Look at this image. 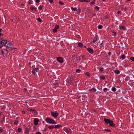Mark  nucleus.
Returning <instances> with one entry per match:
<instances>
[{
  "label": "nucleus",
  "mask_w": 134,
  "mask_h": 134,
  "mask_svg": "<svg viewBox=\"0 0 134 134\" xmlns=\"http://www.w3.org/2000/svg\"><path fill=\"white\" fill-rule=\"evenodd\" d=\"M105 122L107 124H109L110 126L112 127H114L115 125L114 124L113 121L111 120L110 119H106L105 118L104 119Z\"/></svg>",
  "instance_id": "nucleus-1"
},
{
  "label": "nucleus",
  "mask_w": 134,
  "mask_h": 134,
  "mask_svg": "<svg viewBox=\"0 0 134 134\" xmlns=\"http://www.w3.org/2000/svg\"><path fill=\"white\" fill-rule=\"evenodd\" d=\"M7 41V40L3 39V38H0V48H1L3 46H5Z\"/></svg>",
  "instance_id": "nucleus-2"
},
{
  "label": "nucleus",
  "mask_w": 134,
  "mask_h": 134,
  "mask_svg": "<svg viewBox=\"0 0 134 134\" xmlns=\"http://www.w3.org/2000/svg\"><path fill=\"white\" fill-rule=\"evenodd\" d=\"M45 120L48 123L54 124H56V122L54 120L49 118H46L45 119Z\"/></svg>",
  "instance_id": "nucleus-3"
},
{
  "label": "nucleus",
  "mask_w": 134,
  "mask_h": 134,
  "mask_svg": "<svg viewBox=\"0 0 134 134\" xmlns=\"http://www.w3.org/2000/svg\"><path fill=\"white\" fill-rule=\"evenodd\" d=\"M51 114L54 118L57 117L59 115V113L57 111H55V112L51 111Z\"/></svg>",
  "instance_id": "nucleus-4"
},
{
  "label": "nucleus",
  "mask_w": 134,
  "mask_h": 134,
  "mask_svg": "<svg viewBox=\"0 0 134 134\" xmlns=\"http://www.w3.org/2000/svg\"><path fill=\"white\" fill-rule=\"evenodd\" d=\"M5 46L7 48H11L12 46V44L9 41L7 42Z\"/></svg>",
  "instance_id": "nucleus-5"
},
{
  "label": "nucleus",
  "mask_w": 134,
  "mask_h": 134,
  "mask_svg": "<svg viewBox=\"0 0 134 134\" xmlns=\"http://www.w3.org/2000/svg\"><path fill=\"white\" fill-rule=\"evenodd\" d=\"M57 59L58 61L60 63H62L63 62V59L60 57H58L57 58Z\"/></svg>",
  "instance_id": "nucleus-6"
},
{
  "label": "nucleus",
  "mask_w": 134,
  "mask_h": 134,
  "mask_svg": "<svg viewBox=\"0 0 134 134\" xmlns=\"http://www.w3.org/2000/svg\"><path fill=\"white\" fill-rule=\"evenodd\" d=\"M34 124L35 125H37L38 124L39 120L37 118H35L34 120Z\"/></svg>",
  "instance_id": "nucleus-7"
},
{
  "label": "nucleus",
  "mask_w": 134,
  "mask_h": 134,
  "mask_svg": "<svg viewBox=\"0 0 134 134\" xmlns=\"http://www.w3.org/2000/svg\"><path fill=\"white\" fill-rule=\"evenodd\" d=\"M59 27V25H56L55 27V28L53 29V31L54 32H56L57 31V30L58 29Z\"/></svg>",
  "instance_id": "nucleus-8"
},
{
  "label": "nucleus",
  "mask_w": 134,
  "mask_h": 134,
  "mask_svg": "<svg viewBox=\"0 0 134 134\" xmlns=\"http://www.w3.org/2000/svg\"><path fill=\"white\" fill-rule=\"evenodd\" d=\"M98 37L97 36H95L93 39V41L92 42V43H93L96 42L97 40Z\"/></svg>",
  "instance_id": "nucleus-9"
},
{
  "label": "nucleus",
  "mask_w": 134,
  "mask_h": 134,
  "mask_svg": "<svg viewBox=\"0 0 134 134\" xmlns=\"http://www.w3.org/2000/svg\"><path fill=\"white\" fill-rule=\"evenodd\" d=\"M78 58L76 57V56L75 55H72V59L74 61H75L77 60V58Z\"/></svg>",
  "instance_id": "nucleus-10"
},
{
  "label": "nucleus",
  "mask_w": 134,
  "mask_h": 134,
  "mask_svg": "<svg viewBox=\"0 0 134 134\" xmlns=\"http://www.w3.org/2000/svg\"><path fill=\"white\" fill-rule=\"evenodd\" d=\"M8 51L7 50H4L2 51V53L3 54L6 55L7 54Z\"/></svg>",
  "instance_id": "nucleus-11"
},
{
  "label": "nucleus",
  "mask_w": 134,
  "mask_h": 134,
  "mask_svg": "<svg viewBox=\"0 0 134 134\" xmlns=\"http://www.w3.org/2000/svg\"><path fill=\"white\" fill-rule=\"evenodd\" d=\"M74 78L73 77H71L70 78V79L69 80V81L71 83V84H72L74 83Z\"/></svg>",
  "instance_id": "nucleus-12"
},
{
  "label": "nucleus",
  "mask_w": 134,
  "mask_h": 134,
  "mask_svg": "<svg viewBox=\"0 0 134 134\" xmlns=\"http://www.w3.org/2000/svg\"><path fill=\"white\" fill-rule=\"evenodd\" d=\"M87 50L91 53H92L93 52V49L91 48H87Z\"/></svg>",
  "instance_id": "nucleus-13"
},
{
  "label": "nucleus",
  "mask_w": 134,
  "mask_h": 134,
  "mask_svg": "<svg viewBox=\"0 0 134 134\" xmlns=\"http://www.w3.org/2000/svg\"><path fill=\"white\" fill-rule=\"evenodd\" d=\"M65 130L67 133H69L70 132H71V130L69 128H66Z\"/></svg>",
  "instance_id": "nucleus-14"
},
{
  "label": "nucleus",
  "mask_w": 134,
  "mask_h": 134,
  "mask_svg": "<svg viewBox=\"0 0 134 134\" xmlns=\"http://www.w3.org/2000/svg\"><path fill=\"white\" fill-rule=\"evenodd\" d=\"M32 111L34 113V114H36L37 113V111L34 109H29L28 111Z\"/></svg>",
  "instance_id": "nucleus-15"
},
{
  "label": "nucleus",
  "mask_w": 134,
  "mask_h": 134,
  "mask_svg": "<svg viewBox=\"0 0 134 134\" xmlns=\"http://www.w3.org/2000/svg\"><path fill=\"white\" fill-rule=\"evenodd\" d=\"M30 8L31 10H32L33 11H37L36 8L32 6Z\"/></svg>",
  "instance_id": "nucleus-16"
},
{
  "label": "nucleus",
  "mask_w": 134,
  "mask_h": 134,
  "mask_svg": "<svg viewBox=\"0 0 134 134\" xmlns=\"http://www.w3.org/2000/svg\"><path fill=\"white\" fill-rule=\"evenodd\" d=\"M62 127V125H57L55 126V128H59Z\"/></svg>",
  "instance_id": "nucleus-17"
},
{
  "label": "nucleus",
  "mask_w": 134,
  "mask_h": 134,
  "mask_svg": "<svg viewBox=\"0 0 134 134\" xmlns=\"http://www.w3.org/2000/svg\"><path fill=\"white\" fill-rule=\"evenodd\" d=\"M89 91H90L91 92H95L96 91V90L95 88H92L91 89L89 90Z\"/></svg>",
  "instance_id": "nucleus-18"
},
{
  "label": "nucleus",
  "mask_w": 134,
  "mask_h": 134,
  "mask_svg": "<svg viewBox=\"0 0 134 134\" xmlns=\"http://www.w3.org/2000/svg\"><path fill=\"white\" fill-rule=\"evenodd\" d=\"M48 127L50 129H52L55 128V126L54 125L49 126Z\"/></svg>",
  "instance_id": "nucleus-19"
},
{
  "label": "nucleus",
  "mask_w": 134,
  "mask_h": 134,
  "mask_svg": "<svg viewBox=\"0 0 134 134\" xmlns=\"http://www.w3.org/2000/svg\"><path fill=\"white\" fill-rule=\"evenodd\" d=\"M120 29H122L123 30H124L125 29V26H120Z\"/></svg>",
  "instance_id": "nucleus-20"
},
{
  "label": "nucleus",
  "mask_w": 134,
  "mask_h": 134,
  "mask_svg": "<svg viewBox=\"0 0 134 134\" xmlns=\"http://www.w3.org/2000/svg\"><path fill=\"white\" fill-rule=\"evenodd\" d=\"M114 72L115 73L117 74H118L120 73L119 71L118 70H115Z\"/></svg>",
  "instance_id": "nucleus-21"
},
{
  "label": "nucleus",
  "mask_w": 134,
  "mask_h": 134,
  "mask_svg": "<svg viewBox=\"0 0 134 134\" xmlns=\"http://www.w3.org/2000/svg\"><path fill=\"white\" fill-rule=\"evenodd\" d=\"M78 45L80 47H82L83 46V44L81 43H79Z\"/></svg>",
  "instance_id": "nucleus-22"
},
{
  "label": "nucleus",
  "mask_w": 134,
  "mask_h": 134,
  "mask_svg": "<svg viewBox=\"0 0 134 134\" xmlns=\"http://www.w3.org/2000/svg\"><path fill=\"white\" fill-rule=\"evenodd\" d=\"M71 9H72L73 10H74V11H76L77 10V8H74L72 7H71Z\"/></svg>",
  "instance_id": "nucleus-23"
},
{
  "label": "nucleus",
  "mask_w": 134,
  "mask_h": 134,
  "mask_svg": "<svg viewBox=\"0 0 134 134\" xmlns=\"http://www.w3.org/2000/svg\"><path fill=\"white\" fill-rule=\"evenodd\" d=\"M103 42H105L104 41H102V43H101V44L99 46V47L100 48H101L103 46Z\"/></svg>",
  "instance_id": "nucleus-24"
},
{
  "label": "nucleus",
  "mask_w": 134,
  "mask_h": 134,
  "mask_svg": "<svg viewBox=\"0 0 134 134\" xmlns=\"http://www.w3.org/2000/svg\"><path fill=\"white\" fill-rule=\"evenodd\" d=\"M81 70L79 69H77L76 70V72L77 73H79L80 72Z\"/></svg>",
  "instance_id": "nucleus-25"
},
{
  "label": "nucleus",
  "mask_w": 134,
  "mask_h": 134,
  "mask_svg": "<svg viewBox=\"0 0 134 134\" xmlns=\"http://www.w3.org/2000/svg\"><path fill=\"white\" fill-rule=\"evenodd\" d=\"M104 131H107L108 132H110L111 131L110 130H108L107 129H105L104 130Z\"/></svg>",
  "instance_id": "nucleus-26"
},
{
  "label": "nucleus",
  "mask_w": 134,
  "mask_h": 134,
  "mask_svg": "<svg viewBox=\"0 0 134 134\" xmlns=\"http://www.w3.org/2000/svg\"><path fill=\"white\" fill-rule=\"evenodd\" d=\"M111 90L113 92L115 91L116 88L115 87H113L112 88Z\"/></svg>",
  "instance_id": "nucleus-27"
},
{
  "label": "nucleus",
  "mask_w": 134,
  "mask_h": 134,
  "mask_svg": "<svg viewBox=\"0 0 134 134\" xmlns=\"http://www.w3.org/2000/svg\"><path fill=\"white\" fill-rule=\"evenodd\" d=\"M100 78L102 80H104L105 79V77L104 76H100Z\"/></svg>",
  "instance_id": "nucleus-28"
},
{
  "label": "nucleus",
  "mask_w": 134,
  "mask_h": 134,
  "mask_svg": "<svg viewBox=\"0 0 134 134\" xmlns=\"http://www.w3.org/2000/svg\"><path fill=\"white\" fill-rule=\"evenodd\" d=\"M85 75L88 76H90V74L88 72H86L85 74Z\"/></svg>",
  "instance_id": "nucleus-29"
},
{
  "label": "nucleus",
  "mask_w": 134,
  "mask_h": 134,
  "mask_svg": "<svg viewBox=\"0 0 134 134\" xmlns=\"http://www.w3.org/2000/svg\"><path fill=\"white\" fill-rule=\"evenodd\" d=\"M121 57L123 59L125 58V55L124 54L122 55H121Z\"/></svg>",
  "instance_id": "nucleus-30"
},
{
  "label": "nucleus",
  "mask_w": 134,
  "mask_h": 134,
  "mask_svg": "<svg viewBox=\"0 0 134 134\" xmlns=\"http://www.w3.org/2000/svg\"><path fill=\"white\" fill-rule=\"evenodd\" d=\"M2 29L0 28V36H2L3 35L2 34Z\"/></svg>",
  "instance_id": "nucleus-31"
},
{
  "label": "nucleus",
  "mask_w": 134,
  "mask_h": 134,
  "mask_svg": "<svg viewBox=\"0 0 134 134\" xmlns=\"http://www.w3.org/2000/svg\"><path fill=\"white\" fill-rule=\"evenodd\" d=\"M102 28V26L101 25H99L98 26V28L99 29H101Z\"/></svg>",
  "instance_id": "nucleus-32"
},
{
  "label": "nucleus",
  "mask_w": 134,
  "mask_h": 134,
  "mask_svg": "<svg viewBox=\"0 0 134 134\" xmlns=\"http://www.w3.org/2000/svg\"><path fill=\"white\" fill-rule=\"evenodd\" d=\"M99 7L98 6H96L95 7V9L97 10H99Z\"/></svg>",
  "instance_id": "nucleus-33"
},
{
  "label": "nucleus",
  "mask_w": 134,
  "mask_h": 134,
  "mask_svg": "<svg viewBox=\"0 0 134 134\" xmlns=\"http://www.w3.org/2000/svg\"><path fill=\"white\" fill-rule=\"evenodd\" d=\"M78 1L80 2H86L87 1V0H78Z\"/></svg>",
  "instance_id": "nucleus-34"
},
{
  "label": "nucleus",
  "mask_w": 134,
  "mask_h": 134,
  "mask_svg": "<svg viewBox=\"0 0 134 134\" xmlns=\"http://www.w3.org/2000/svg\"><path fill=\"white\" fill-rule=\"evenodd\" d=\"M43 5H41L39 7L40 10H41L43 8Z\"/></svg>",
  "instance_id": "nucleus-35"
},
{
  "label": "nucleus",
  "mask_w": 134,
  "mask_h": 134,
  "mask_svg": "<svg viewBox=\"0 0 134 134\" xmlns=\"http://www.w3.org/2000/svg\"><path fill=\"white\" fill-rule=\"evenodd\" d=\"M27 91V89L26 88H24L23 90V92L25 93L26 91Z\"/></svg>",
  "instance_id": "nucleus-36"
},
{
  "label": "nucleus",
  "mask_w": 134,
  "mask_h": 134,
  "mask_svg": "<svg viewBox=\"0 0 134 134\" xmlns=\"http://www.w3.org/2000/svg\"><path fill=\"white\" fill-rule=\"evenodd\" d=\"M32 73L34 75H35L36 74V72H35V70H34V69L32 71Z\"/></svg>",
  "instance_id": "nucleus-37"
},
{
  "label": "nucleus",
  "mask_w": 134,
  "mask_h": 134,
  "mask_svg": "<svg viewBox=\"0 0 134 134\" xmlns=\"http://www.w3.org/2000/svg\"><path fill=\"white\" fill-rule=\"evenodd\" d=\"M18 132H21V129L20 128H19L18 129Z\"/></svg>",
  "instance_id": "nucleus-38"
},
{
  "label": "nucleus",
  "mask_w": 134,
  "mask_h": 134,
  "mask_svg": "<svg viewBox=\"0 0 134 134\" xmlns=\"http://www.w3.org/2000/svg\"><path fill=\"white\" fill-rule=\"evenodd\" d=\"M18 122V121L15 120L14 122V124L15 125Z\"/></svg>",
  "instance_id": "nucleus-39"
},
{
  "label": "nucleus",
  "mask_w": 134,
  "mask_h": 134,
  "mask_svg": "<svg viewBox=\"0 0 134 134\" xmlns=\"http://www.w3.org/2000/svg\"><path fill=\"white\" fill-rule=\"evenodd\" d=\"M37 72H38L39 71V69L37 68H36L35 69H34Z\"/></svg>",
  "instance_id": "nucleus-40"
},
{
  "label": "nucleus",
  "mask_w": 134,
  "mask_h": 134,
  "mask_svg": "<svg viewBox=\"0 0 134 134\" xmlns=\"http://www.w3.org/2000/svg\"><path fill=\"white\" fill-rule=\"evenodd\" d=\"M107 88H105L103 90V91L104 92H106L107 91Z\"/></svg>",
  "instance_id": "nucleus-41"
},
{
  "label": "nucleus",
  "mask_w": 134,
  "mask_h": 134,
  "mask_svg": "<svg viewBox=\"0 0 134 134\" xmlns=\"http://www.w3.org/2000/svg\"><path fill=\"white\" fill-rule=\"evenodd\" d=\"M38 21L40 22H41L42 21V20L40 18H38L37 19Z\"/></svg>",
  "instance_id": "nucleus-42"
},
{
  "label": "nucleus",
  "mask_w": 134,
  "mask_h": 134,
  "mask_svg": "<svg viewBox=\"0 0 134 134\" xmlns=\"http://www.w3.org/2000/svg\"><path fill=\"white\" fill-rule=\"evenodd\" d=\"M127 7H123V9L125 10H126L127 9Z\"/></svg>",
  "instance_id": "nucleus-43"
},
{
  "label": "nucleus",
  "mask_w": 134,
  "mask_h": 134,
  "mask_svg": "<svg viewBox=\"0 0 134 134\" xmlns=\"http://www.w3.org/2000/svg\"><path fill=\"white\" fill-rule=\"evenodd\" d=\"M130 59L134 62V57H131L130 58Z\"/></svg>",
  "instance_id": "nucleus-44"
},
{
  "label": "nucleus",
  "mask_w": 134,
  "mask_h": 134,
  "mask_svg": "<svg viewBox=\"0 0 134 134\" xmlns=\"http://www.w3.org/2000/svg\"><path fill=\"white\" fill-rule=\"evenodd\" d=\"M59 3L61 5H63V4L64 3L62 2L61 1H59Z\"/></svg>",
  "instance_id": "nucleus-45"
},
{
  "label": "nucleus",
  "mask_w": 134,
  "mask_h": 134,
  "mask_svg": "<svg viewBox=\"0 0 134 134\" xmlns=\"http://www.w3.org/2000/svg\"><path fill=\"white\" fill-rule=\"evenodd\" d=\"M32 0H30L29 1V2H28V3L29 4H32Z\"/></svg>",
  "instance_id": "nucleus-46"
},
{
  "label": "nucleus",
  "mask_w": 134,
  "mask_h": 134,
  "mask_svg": "<svg viewBox=\"0 0 134 134\" xmlns=\"http://www.w3.org/2000/svg\"><path fill=\"white\" fill-rule=\"evenodd\" d=\"M25 132L27 134L29 133V131L28 130H26L25 131Z\"/></svg>",
  "instance_id": "nucleus-47"
},
{
  "label": "nucleus",
  "mask_w": 134,
  "mask_h": 134,
  "mask_svg": "<svg viewBox=\"0 0 134 134\" xmlns=\"http://www.w3.org/2000/svg\"><path fill=\"white\" fill-rule=\"evenodd\" d=\"M48 1L51 3H52L53 2V0H48Z\"/></svg>",
  "instance_id": "nucleus-48"
},
{
  "label": "nucleus",
  "mask_w": 134,
  "mask_h": 134,
  "mask_svg": "<svg viewBox=\"0 0 134 134\" xmlns=\"http://www.w3.org/2000/svg\"><path fill=\"white\" fill-rule=\"evenodd\" d=\"M117 13L118 14H120L121 13V11H118L117 12Z\"/></svg>",
  "instance_id": "nucleus-49"
},
{
  "label": "nucleus",
  "mask_w": 134,
  "mask_h": 134,
  "mask_svg": "<svg viewBox=\"0 0 134 134\" xmlns=\"http://www.w3.org/2000/svg\"><path fill=\"white\" fill-rule=\"evenodd\" d=\"M90 4H94V2H92L90 3Z\"/></svg>",
  "instance_id": "nucleus-50"
},
{
  "label": "nucleus",
  "mask_w": 134,
  "mask_h": 134,
  "mask_svg": "<svg viewBox=\"0 0 134 134\" xmlns=\"http://www.w3.org/2000/svg\"><path fill=\"white\" fill-rule=\"evenodd\" d=\"M99 70L100 71H102L103 70V69L102 68H100V69Z\"/></svg>",
  "instance_id": "nucleus-51"
},
{
  "label": "nucleus",
  "mask_w": 134,
  "mask_h": 134,
  "mask_svg": "<svg viewBox=\"0 0 134 134\" xmlns=\"http://www.w3.org/2000/svg\"><path fill=\"white\" fill-rule=\"evenodd\" d=\"M40 2V0H36V2L37 3H38Z\"/></svg>",
  "instance_id": "nucleus-52"
},
{
  "label": "nucleus",
  "mask_w": 134,
  "mask_h": 134,
  "mask_svg": "<svg viewBox=\"0 0 134 134\" xmlns=\"http://www.w3.org/2000/svg\"><path fill=\"white\" fill-rule=\"evenodd\" d=\"M36 134H41L40 132H37L36 133Z\"/></svg>",
  "instance_id": "nucleus-53"
},
{
  "label": "nucleus",
  "mask_w": 134,
  "mask_h": 134,
  "mask_svg": "<svg viewBox=\"0 0 134 134\" xmlns=\"http://www.w3.org/2000/svg\"><path fill=\"white\" fill-rule=\"evenodd\" d=\"M22 113L23 114H25V111H22Z\"/></svg>",
  "instance_id": "nucleus-54"
},
{
  "label": "nucleus",
  "mask_w": 134,
  "mask_h": 134,
  "mask_svg": "<svg viewBox=\"0 0 134 134\" xmlns=\"http://www.w3.org/2000/svg\"><path fill=\"white\" fill-rule=\"evenodd\" d=\"M120 9H123V7H120Z\"/></svg>",
  "instance_id": "nucleus-55"
},
{
  "label": "nucleus",
  "mask_w": 134,
  "mask_h": 134,
  "mask_svg": "<svg viewBox=\"0 0 134 134\" xmlns=\"http://www.w3.org/2000/svg\"><path fill=\"white\" fill-rule=\"evenodd\" d=\"M108 55H110L111 54V52H109V53H108Z\"/></svg>",
  "instance_id": "nucleus-56"
},
{
  "label": "nucleus",
  "mask_w": 134,
  "mask_h": 134,
  "mask_svg": "<svg viewBox=\"0 0 134 134\" xmlns=\"http://www.w3.org/2000/svg\"><path fill=\"white\" fill-rule=\"evenodd\" d=\"M3 130L2 129H0V132H1L3 131Z\"/></svg>",
  "instance_id": "nucleus-57"
},
{
  "label": "nucleus",
  "mask_w": 134,
  "mask_h": 134,
  "mask_svg": "<svg viewBox=\"0 0 134 134\" xmlns=\"http://www.w3.org/2000/svg\"><path fill=\"white\" fill-rule=\"evenodd\" d=\"M77 97H78V98H80V97H81V96H80V95H77Z\"/></svg>",
  "instance_id": "nucleus-58"
},
{
  "label": "nucleus",
  "mask_w": 134,
  "mask_h": 134,
  "mask_svg": "<svg viewBox=\"0 0 134 134\" xmlns=\"http://www.w3.org/2000/svg\"><path fill=\"white\" fill-rule=\"evenodd\" d=\"M90 2V0H88V1L87 0V1H86V2Z\"/></svg>",
  "instance_id": "nucleus-59"
},
{
  "label": "nucleus",
  "mask_w": 134,
  "mask_h": 134,
  "mask_svg": "<svg viewBox=\"0 0 134 134\" xmlns=\"http://www.w3.org/2000/svg\"><path fill=\"white\" fill-rule=\"evenodd\" d=\"M77 61H80V59H78V58H77Z\"/></svg>",
  "instance_id": "nucleus-60"
},
{
  "label": "nucleus",
  "mask_w": 134,
  "mask_h": 134,
  "mask_svg": "<svg viewBox=\"0 0 134 134\" xmlns=\"http://www.w3.org/2000/svg\"><path fill=\"white\" fill-rule=\"evenodd\" d=\"M113 33H114V35H115V34H116V32H113Z\"/></svg>",
  "instance_id": "nucleus-61"
},
{
  "label": "nucleus",
  "mask_w": 134,
  "mask_h": 134,
  "mask_svg": "<svg viewBox=\"0 0 134 134\" xmlns=\"http://www.w3.org/2000/svg\"><path fill=\"white\" fill-rule=\"evenodd\" d=\"M107 18V15H106L105 17V18L106 19Z\"/></svg>",
  "instance_id": "nucleus-62"
},
{
  "label": "nucleus",
  "mask_w": 134,
  "mask_h": 134,
  "mask_svg": "<svg viewBox=\"0 0 134 134\" xmlns=\"http://www.w3.org/2000/svg\"><path fill=\"white\" fill-rule=\"evenodd\" d=\"M83 47H84V48H86V46H83Z\"/></svg>",
  "instance_id": "nucleus-63"
},
{
  "label": "nucleus",
  "mask_w": 134,
  "mask_h": 134,
  "mask_svg": "<svg viewBox=\"0 0 134 134\" xmlns=\"http://www.w3.org/2000/svg\"><path fill=\"white\" fill-rule=\"evenodd\" d=\"M82 57H83V58H84L85 57L84 56H82Z\"/></svg>",
  "instance_id": "nucleus-64"
}]
</instances>
